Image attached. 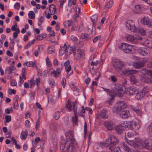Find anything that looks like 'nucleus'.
Instances as JSON below:
<instances>
[{"mask_svg": "<svg viewBox=\"0 0 152 152\" xmlns=\"http://www.w3.org/2000/svg\"><path fill=\"white\" fill-rule=\"evenodd\" d=\"M65 136L66 138V140H63L62 141H69L73 142L75 141V139L73 138V134L71 131L69 130L67 131L65 134Z\"/></svg>", "mask_w": 152, "mask_h": 152, "instance_id": "obj_12", "label": "nucleus"}, {"mask_svg": "<svg viewBox=\"0 0 152 152\" xmlns=\"http://www.w3.org/2000/svg\"><path fill=\"white\" fill-rule=\"evenodd\" d=\"M101 37V36L99 35L98 36H96L93 39V42H96L97 40L100 39Z\"/></svg>", "mask_w": 152, "mask_h": 152, "instance_id": "obj_50", "label": "nucleus"}, {"mask_svg": "<svg viewBox=\"0 0 152 152\" xmlns=\"http://www.w3.org/2000/svg\"><path fill=\"white\" fill-rule=\"evenodd\" d=\"M96 118L98 119H107L108 118V115H96Z\"/></svg>", "mask_w": 152, "mask_h": 152, "instance_id": "obj_38", "label": "nucleus"}, {"mask_svg": "<svg viewBox=\"0 0 152 152\" xmlns=\"http://www.w3.org/2000/svg\"><path fill=\"white\" fill-rule=\"evenodd\" d=\"M66 106L69 111H73L74 114H77V109L75 107V104L74 103L68 102L66 104Z\"/></svg>", "mask_w": 152, "mask_h": 152, "instance_id": "obj_13", "label": "nucleus"}, {"mask_svg": "<svg viewBox=\"0 0 152 152\" xmlns=\"http://www.w3.org/2000/svg\"><path fill=\"white\" fill-rule=\"evenodd\" d=\"M126 124L127 127L130 128L135 130L139 129L140 127V124L138 121H128Z\"/></svg>", "mask_w": 152, "mask_h": 152, "instance_id": "obj_8", "label": "nucleus"}, {"mask_svg": "<svg viewBox=\"0 0 152 152\" xmlns=\"http://www.w3.org/2000/svg\"><path fill=\"white\" fill-rule=\"evenodd\" d=\"M123 72L126 75H129L136 73L137 71L134 70H126L125 71H123Z\"/></svg>", "mask_w": 152, "mask_h": 152, "instance_id": "obj_27", "label": "nucleus"}, {"mask_svg": "<svg viewBox=\"0 0 152 152\" xmlns=\"http://www.w3.org/2000/svg\"><path fill=\"white\" fill-rule=\"evenodd\" d=\"M35 41L34 40H33L29 42L28 44L25 46V49H28L32 45L34 44Z\"/></svg>", "mask_w": 152, "mask_h": 152, "instance_id": "obj_45", "label": "nucleus"}, {"mask_svg": "<svg viewBox=\"0 0 152 152\" xmlns=\"http://www.w3.org/2000/svg\"><path fill=\"white\" fill-rule=\"evenodd\" d=\"M139 53L142 55L146 56L149 53V50L145 48H141L138 50Z\"/></svg>", "mask_w": 152, "mask_h": 152, "instance_id": "obj_22", "label": "nucleus"}, {"mask_svg": "<svg viewBox=\"0 0 152 152\" xmlns=\"http://www.w3.org/2000/svg\"><path fill=\"white\" fill-rule=\"evenodd\" d=\"M46 61L48 66L50 67L51 66L52 64L48 57H47Z\"/></svg>", "mask_w": 152, "mask_h": 152, "instance_id": "obj_55", "label": "nucleus"}, {"mask_svg": "<svg viewBox=\"0 0 152 152\" xmlns=\"http://www.w3.org/2000/svg\"><path fill=\"white\" fill-rule=\"evenodd\" d=\"M127 136L128 137H134L136 135V133L135 132H129L127 134Z\"/></svg>", "mask_w": 152, "mask_h": 152, "instance_id": "obj_49", "label": "nucleus"}, {"mask_svg": "<svg viewBox=\"0 0 152 152\" xmlns=\"http://www.w3.org/2000/svg\"><path fill=\"white\" fill-rule=\"evenodd\" d=\"M28 82L29 83V85L30 87H31L32 86L35 85V81L33 79H31L28 80Z\"/></svg>", "mask_w": 152, "mask_h": 152, "instance_id": "obj_52", "label": "nucleus"}, {"mask_svg": "<svg viewBox=\"0 0 152 152\" xmlns=\"http://www.w3.org/2000/svg\"><path fill=\"white\" fill-rule=\"evenodd\" d=\"M118 142V141L115 136L111 135L106 140L105 142L103 144L104 146L108 147L109 149L112 152L113 148Z\"/></svg>", "mask_w": 152, "mask_h": 152, "instance_id": "obj_2", "label": "nucleus"}, {"mask_svg": "<svg viewBox=\"0 0 152 152\" xmlns=\"http://www.w3.org/2000/svg\"><path fill=\"white\" fill-rule=\"evenodd\" d=\"M71 40L75 43L77 42L78 41V39L77 37L73 35H72L71 37Z\"/></svg>", "mask_w": 152, "mask_h": 152, "instance_id": "obj_54", "label": "nucleus"}, {"mask_svg": "<svg viewBox=\"0 0 152 152\" xmlns=\"http://www.w3.org/2000/svg\"><path fill=\"white\" fill-rule=\"evenodd\" d=\"M140 32L142 36H144L146 34V31L143 28L139 29V31L137 33Z\"/></svg>", "mask_w": 152, "mask_h": 152, "instance_id": "obj_46", "label": "nucleus"}, {"mask_svg": "<svg viewBox=\"0 0 152 152\" xmlns=\"http://www.w3.org/2000/svg\"><path fill=\"white\" fill-rule=\"evenodd\" d=\"M66 79L65 78H62L61 83L63 88H64L65 87L66 83Z\"/></svg>", "mask_w": 152, "mask_h": 152, "instance_id": "obj_61", "label": "nucleus"}, {"mask_svg": "<svg viewBox=\"0 0 152 152\" xmlns=\"http://www.w3.org/2000/svg\"><path fill=\"white\" fill-rule=\"evenodd\" d=\"M64 66L65 67V70L67 72L66 76L67 77H69L73 73L72 71H71V65L70 64L69 61L68 60L65 62L64 63Z\"/></svg>", "mask_w": 152, "mask_h": 152, "instance_id": "obj_11", "label": "nucleus"}, {"mask_svg": "<svg viewBox=\"0 0 152 152\" xmlns=\"http://www.w3.org/2000/svg\"><path fill=\"white\" fill-rule=\"evenodd\" d=\"M127 126V124L125 125L124 124H119L115 127V130L117 133L118 134H121L124 130V128Z\"/></svg>", "mask_w": 152, "mask_h": 152, "instance_id": "obj_16", "label": "nucleus"}, {"mask_svg": "<svg viewBox=\"0 0 152 152\" xmlns=\"http://www.w3.org/2000/svg\"><path fill=\"white\" fill-rule=\"evenodd\" d=\"M140 144L143 148L147 149H150L151 146V141L147 140L141 142Z\"/></svg>", "mask_w": 152, "mask_h": 152, "instance_id": "obj_14", "label": "nucleus"}, {"mask_svg": "<svg viewBox=\"0 0 152 152\" xmlns=\"http://www.w3.org/2000/svg\"><path fill=\"white\" fill-rule=\"evenodd\" d=\"M147 69H141V70L139 71V75L140 77V78L145 76V75L147 73L149 75V72Z\"/></svg>", "mask_w": 152, "mask_h": 152, "instance_id": "obj_25", "label": "nucleus"}, {"mask_svg": "<svg viewBox=\"0 0 152 152\" xmlns=\"http://www.w3.org/2000/svg\"><path fill=\"white\" fill-rule=\"evenodd\" d=\"M127 142L128 144H129L130 145L132 146H134L135 144V141H134V140H129L127 141Z\"/></svg>", "mask_w": 152, "mask_h": 152, "instance_id": "obj_59", "label": "nucleus"}, {"mask_svg": "<svg viewBox=\"0 0 152 152\" xmlns=\"http://www.w3.org/2000/svg\"><path fill=\"white\" fill-rule=\"evenodd\" d=\"M122 145L124 149L127 152H137L132 149L129 148L125 142H123Z\"/></svg>", "mask_w": 152, "mask_h": 152, "instance_id": "obj_21", "label": "nucleus"}, {"mask_svg": "<svg viewBox=\"0 0 152 152\" xmlns=\"http://www.w3.org/2000/svg\"><path fill=\"white\" fill-rule=\"evenodd\" d=\"M6 122L9 123L10 122L11 120V117L10 115H6L5 117Z\"/></svg>", "mask_w": 152, "mask_h": 152, "instance_id": "obj_58", "label": "nucleus"}, {"mask_svg": "<svg viewBox=\"0 0 152 152\" xmlns=\"http://www.w3.org/2000/svg\"><path fill=\"white\" fill-rule=\"evenodd\" d=\"M91 18L93 24H94V23H95L96 21L97 20V17L96 15H94L92 16L91 17Z\"/></svg>", "mask_w": 152, "mask_h": 152, "instance_id": "obj_51", "label": "nucleus"}, {"mask_svg": "<svg viewBox=\"0 0 152 152\" xmlns=\"http://www.w3.org/2000/svg\"><path fill=\"white\" fill-rule=\"evenodd\" d=\"M51 76H53L57 78L59 77L60 75L58 73V72L54 70L51 73Z\"/></svg>", "mask_w": 152, "mask_h": 152, "instance_id": "obj_43", "label": "nucleus"}, {"mask_svg": "<svg viewBox=\"0 0 152 152\" xmlns=\"http://www.w3.org/2000/svg\"><path fill=\"white\" fill-rule=\"evenodd\" d=\"M74 142L70 141H61L60 146L61 150L63 152H75V144Z\"/></svg>", "mask_w": 152, "mask_h": 152, "instance_id": "obj_1", "label": "nucleus"}, {"mask_svg": "<svg viewBox=\"0 0 152 152\" xmlns=\"http://www.w3.org/2000/svg\"><path fill=\"white\" fill-rule=\"evenodd\" d=\"M132 109L135 112V113H139L141 114L142 113V111L139 109L138 108L135 107H132Z\"/></svg>", "mask_w": 152, "mask_h": 152, "instance_id": "obj_47", "label": "nucleus"}, {"mask_svg": "<svg viewBox=\"0 0 152 152\" xmlns=\"http://www.w3.org/2000/svg\"><path fill=\"white\" fill-rule=\"evenodd\" d=\"M120 116L124 119L128 118L131 117L130 115H120Z\"/></svg>", "mask_w": 152, "mask_h": 152, "instance_id": "obj_53", "label": "nucleus"}, {"mask_svg": "<svg viewBox=\"0 0 152 152\" xmlns=\"http://www.w3.org/2000/svg\"><path fill=\"white\" fill-rule=\"evenodd\" d=\"M61 68H60L59 67H57L56 68V72H58V73L60 75L61 71L63 67V66L61 64Z\"/></svg>", "mask_w": 152, "mask_h": 152, "instance_id": "obj_56", "label": "nucleus"}, {"mask_svg": "<svg viewBox=\"0 0 152 152\" xmlns=\"http://www.w3.org/2000/svg\"><path fill=\"white\" fill-rule=\"evenodd\" d=\"M130 81L131 84H136L139 83V80L137 76L135 75H132L129 77Z\"/></svg>", "mask_w": 152, "mask_h": 152, "instance_id": "obj_19", "label": "nucleus"}, {"mask_svg": "<svg viewBox=\"0 0 152 152\" xmlns=\"http://www.w3.org/2000/svg\"><path fill=\"white\" fill-rule=\"evenodd\" d=\"M117 106L115 108V113H118L123 109L126 108L127 107L126 103L124 102L120 101L116 103Z\"/></svg>", "mask_w": 152, "mask_h": 152, "instance_id": "obj_7", "label": "nucleus"}, {"mask_svg": "<svg viewBox=\"0 0 152 152\" xmlns=\"http://www.w3.org/2000/svg\"><path fill=\"white\" fill-rule=\"evenodd\" d=\"M17 84L15 80L12 79L11 81V85L12 86H16Z\"/></svg>", "mask_w": 152, "mask_h": 152, "instance_id": "obj_63", "label": "nucleus"}, {"mask_svg": "<svg viewBox=\"0 0 152 152\" xmlns=\"http://www.w3.org/2000/svg\"><path fill=\"white\" fill-rule=\"evenodd\" d=\"M104 90L105 91H107V92H108V91L109 92V94L108 93L109 95L111 97V98H110V99L109 100H107V102L108 104H111V101L112 100H113V99L114 98V96L113 95L111 94H110V93H111V91L108 90L107 89H105L103 88Z\"/></svg>", "mask_w": 152, "mask_h": 152, "instance_id": "obj_32", "label": "nucleus"}, {"mask_svg": "<svg viewBox=\"0 0 152 152\" xmlns=\"http://www.w3.org/2000/svg\"><path fill=\"white\" fill-rule=\"evenodd\" d=\"M140 80L142 82L146 83H148L150 81H151L148 77L146 76L141 77Z\"/></svg>", "mask_w": 152, "mask_h": 152, "instance_id": "obj_34", "label": "nucleus"}, {"mask_svg": "<svg viewBox=\"0 0 152 152\" xmlns=\"http://www.w3.org/2000/svg\"><path fill=\"white\" fill-rule=\"evenodd\" d=\"M28 15L29 18L30 19H34L35 18V15L33 11H29Z\"/></svg>", "mask_w": 152, "mask_h": 152, "instance_id": "obj_41", "label": "nucleus"}, {"mask_svg": "<svg viewBox=\"0 0 152 152\" xmlns=\"http://www.w3.org/2000/svg\"><path fill=\"white\" fill-rule=\"evenodd\" d=\"M15 69V67L13 66L10 67H6V71H9L8 73L9 74H11L12 71Z\"/></svg>", "mask_w": 152, "mask_h": 152, "instance_id": "obj_39", "label": "nucleus"}, {"mask_svg": "<svg viewBox=\"0 0 152 152\" xmlns=\"http://www.w3.org/2000/svg\"><path fill=\"white\" fill-rule=\"evenodd\" d=\"M49 84L51 85V87H53L55 84V82L52 79H49Z\"/></svg>", "mask_w": 152, "mask_h": 152, "instance_id": "obj_60", "label": "nucleus"}, {"mask_svg": "<svg viewBox=\"0 0 152 152\" xmlns=\"http://www.w3.org/2000/svg\"><path fill=\"white\" fill-rule=\"evenodd\" d=\"M72 22V20H71L65 21L64 23V27L66 28H68L70 26Z\"/></svg>", "mask_w": 152, "mask_h": 152, "instance_id": "obj_40", "label": "nucleus"}, {"mask_svg": "<svg viewBox=\"0 0 152 152\" xmlns=\"http://www.w3.org/2000/svg\"><path fill=\"white\" fill-rule=\"evenodd\" d=\"M113 151H114L115 152H122L120 148L118 147H114Z\"/></svg>", "mask_w": 152, "mask_h": 152, "instance_id": "obj_57", "label": "nucleus"}, {"mask_svg": "<svg viewBox=\"0 0 152 152\" xmlns=\"http://www.w3.org/2000/svg\"><path fill=\"white\" fill-rule=\"evenodd\" d=\"M119 48L126 53H132V46L128 44L123 43L119 46Z\"/></svg>", "mask_w": 152, "mask_h": 152, "instance_id": "obj_10", "label": "nucleus"}, {"mask_svg": "<svg viewBox=\"0 0 152 152\" xmlns=\"http://www.w3.org/2000/svg\"><path fill=\"white\" fill-rule=\"evenodd\" d=\"M144 45L145 46L149 48H152V42L148 39H146L145 40L144 42Z\"/></svg>", "mask_w": 152, "mask_h": 152, "instance_id": "obj_33", "label": "nucleus"}, {"mask_svg": "<svg viewBox=\"0 0 152 152\" xmlns=\"http://www.w3.org/2000/svg\"><path fill=\"white\" fill-rule=\"evenodd\" d=\"M45 18L43 16H41L39 19V21L38 22L37 25L39 26L41 25L42 23L44 21Z\"/></svg>", "mask_w": 152, "mask_h": 152, "instance_id": "obj_48", "label": "nucleus"}, {"mask_svg": "<svg viewBox=\"0 0 152 152\" xmlns=\"http://www.w3.org/2000/svg\"><path fill=\"white\" fill-rule=\"evenodd\" d=\"M5 113L7 114H9L10 113H12L13 111V110L12 108H11L10 109H9L8 108L6 109L5 110Z\"/></svg>", "mask_w": 152, "mask_h": 152, "instance_id": "obj_62", "label": "nucleus"}, {"mask_svg": "<svg viewBox=\"0 0 152 152\" xmlns=\"http://www.w3.org/2000/svg\"><path fill=\"white\" fill-rule=\"evenodd\" d=\"M104 125L107 129L111 130L113 128V124L111 121H108L104 123Z\"/></svg>", "mask_w": 152, "mask_h": 152, "instance_id": "obj_24", "label": "nucleus"}, {"mask_svg": "<svg viewBox=\"0 0 152 152\" xmlns=\"http://www.w3.org/2000/svg\"><path fill=\"white\" fill-rule=\"evenodd\" d=\"M124 92V90L121 88L119 87L117 90V94L119 97H122Z\"/></svg>", "mask_w": 152, "mask_h": 152, "instance_id": "obj_35", "label": "nucleus"}, {"mask_svg": "<svg viewBox=\"0 0 152 152\" xmlns=\"http://www.w3.org/2000/svg\"><path fill=\"white\" fill-rule=\"evenodd\" d=\"M135 98L137 100L140 99L145 96L141 91L137 90V92L135 94Z\"/></svg>", "mask_w": 152, "mask_h": 152, "instance_id": "obj_28", "label": "nucleus"}, {"mask_svg": "<svg viewBox=\"0 0 152 152\" xmlns=\"http://www.w3.org/2000/svg\"><path fill=\"white\" fill-rule=\"evenodd\" d=\"M23 65L29 67H33L35 65V63L31 61L27 62L23 64Z\"/></svg>", "mask_w": 152, "mask_h": 152, "instance_id": "obj_37", "label": "nucleus"}, {"mask_svg": "<svg viewBox=\"0 0 152 152\" xmlns=\"http://www.w3.org/2000/svg\"><path fill=\"white\" fill-rule=\"evenodd\" d=\"M113 4V0H110L106 4V5L104 6V9L106 10L110 8L112 6Z\"/></svg>", "mask_w": 152, "mask_h": 152, "instance_id": "obj_31", "label": "nucleus"}, {"mask_svg": "<svg viewBox=\"0 0 152 152\" xmlns=\"http://www.w3.org/2000/svg\"><path fill=\"white\" fill-rule=\"evenodd\" d=\"M49 11L51 15H54L56 11V8L55 5L53 4H51L49 6Z\"/></svg>", "mask_w": 152, "mask_h": 152, "instance_id": "obj_30", "label": "nucleus"}, {"mask_svg": "<svg viewBox=\"0 0 152 152\" xmlns=\"http://www.w3.org/2000/svg\"><path fill=\"white\" fill-rule=\"evenodd\" d=\"M148 61V58L144 57L142 60L140 61L133 63V65L136 69H140L144 66L145 64Z\"/></svg>", "mask_w": 152, "mask_h": 152, "instance_id": "obj_6", "label": "nucleus"}, {"mask_svg": "<svg viewBox=\"0 0 152 152\" xmlns=\"http://www.w3.org/2000/svg\"><path fill=\"white\" fill-rule=\"evenodd\" d=\"M142 6L140 5H136L133 8V11L136 14L140 13L142 12Z\"/></svg>", "mask_w": 152, "mask_h": 152, "instance_id": "obj_23", "label": "nucleus"}, {"mask_svg": "<svg viewBox=\"0 0 152 152\" xmlns=\"http://www.w3.org/2000/svg\"><path fill=\"white\" fill-rule=\"evenodd\" d=\"M28 132L27 130L26 129L25 131H22L20 134V138L22 140H25L28 136Z\"/></svg>", "mask_w": 152, "mask_h": 152, "instance_id": "obj_29", "label": "nucleus"}, {"mask_svg": "<svg viewBox=\"0 0 152 152\" xmlns=\"http://www.w3.org/2000/svg\"><path fill=\"white\" fill-rule=\"evenodd\" d=\"M126 27L127 29L134 32H137L139 28L135 26L134 22L131 20H128L126 22Z\"/></svg>", "mask_w": 152, "mask_h": 152, "instance_id": "obj_4", "label": "nucleus"}, {"mask_svg": "<svg viewBox=\"0 0 152 152\" xmlns=\"http://www.w3.org/2000/svg\"><path fill=\"white\" fill-rule=\"evenodd\" d=\"M125 38L126 40L130 41L134 43H137L138 40H141L142 38L140 36L134 37L133 35L129 34L126 36Z\"/></svg>", "mask_w": 152, "mask_h": 152, "instance_id": "obj_9", "label": "nucleus"}, {"mask_svg": "<svg viewBox=\"0 0 152 152\" xmlns=\"http://www.w3.org/2000/svg\"><path fill=\"white\" fill-rule=\"evenodd\" d=\"M85 55L83 50L80 49H78L77 51V53L75 56V58L77 60H80Z\"/></svg>", "mask_w": 152, "mask_h": 152, "instance_id": "obj_15", "label": "nucleus"}, {"mask_svg": "<svg viewBox=\"0 0 152 152\" xmlns=\"http://www.w3.org/2000/svg\"><path fill=\"white\" fill-rule=\"evenodd\" d=\"M81 37L85 40H90L91 37L88 34L85 33H83L81 35Z\"/></svg>", "mask_w": 152, "mask_h": 152, "instance_id": "obj_36", "label": "nucleus"}, {"mask_svg": "<svg viewBox=\"0 0 152 152\" xmlns=\"http://www.w3.org/2000/svg\"><path fill=\"white\" fill-rule=\"evenodd\" d=\"M138 89L133 86L130 87L127 89V91L129 93L130 95L135 94L137 92Z\"/></svg>", "mask_w": 152, "mask_h": 152, "instance_id": "obj_18", "label": "nucleus"}, {"mask_svg": "<svg viewBox=\"0 0 152 152\" xmlns=\"http://www.w3.org/2000/svg\"><path fill=\"white\" fill-rule=\"evenodd\" d=\"M73 48L69 45L64 43L62 46H61L59 51V54L62 56L65 53L67 56H69L73 52Z\"/></svg>", "mask_w": 152, "mask_h": 152, "instance_id": "obj_3", "label": "nucleus"}, {"mask_svg": "<svg viewBox=\"0 0 152 152\" xmlns=\"http://www.w3.org/2000/svg\"><path fill=\"white\" fill-rule=\"evenodd\" d=\"M148 129L149 130V133L152 134V122L149 126Z\"/></svg>", "mask_w": 152, "mask_h": 152, "instance_id": "obj_64", "label": "nucleus"}, {"mask_svg": "<svg viewBox=\"0 0 152 152\" xmlns=\"http://www.w3.org/2000/svg\"><path fill=\"white\" fill-rule=\"evenodd\" d=\"M19 97L18 95H16L14 99V108L17 109L18 107V101Z\"/></svg>", "mask_w": 152, "mask_h": 152, "instance_id": "obj_26", "label": "nucleus"}, {"mask_svg": "<svg viewBox=\"0 0 152 152\" xmlns=\"http://www.w3.org/2000/svg\"><path fill=\"white\" fill-rule=\"evenodd\" d=\"M11 30L12 31H15L13 33V37L14 39L17 37L18 34L20 32L19 29L15 27V26H13L11 27Z\"/></svg>", "mask_w": 152, "mask_h": 152, "instance_id": "obj_20", "label": "nucleus"}, {"mask_svg": "<svg viewBox=\"0 0 152 152\" xmlns=\"http://www.w3.org/2000/svg\"><path fill=\"white\" fill-rule=\"evenodd\" d=\"M113 65L116 71L118 72H122L124 68L123 63L118 60H115L113 61Z\"/></svg>", "mask_w": 152, "mask_h": 152, "instance_id": "obj_5", "label": "nucleus"}, {"mask_svg": "<svg viewBox=\"0 0 152 152\" xmlns=\"http://www.w3.org/2000/svg\"><path fill=\"white\" fill-rule=\"evenodd\" d=\"M72 121L74 124H75L76 125H77V115H75L74 116L72 117Z\"/></svg>", "mask_w": 152, "mask_h": 152, "instance_id": "obj_44", "label": "nucleus"}, {"mask_svg": "<svg viewBox=\"0 0 152 152\" xmlns=\"http://www.w3.org/2000/svg\"><path fill=\"white\" fill-rule=\"evenodd\" d=\"M141 22L143 25H146L148 27H151L152 26L151 20H148L145 17H143L141 19Z\"/></svg>", "mask_w": 152, "mask_h": 152, "instance_id": "obj_17", "label": "nucleus"}, {"mask_svg": "<svg viewBox=\"0 0 152 152\" xmlns=\"http://www.w3.org/2000/svg\"><path fill=\"white\" fill-rule=\"evenodd\" d=\"M149 90V88L146 86L144 87L142 90H140L144 95L148 92Z\"/></svg>", "mask_w": 152, "mask_h": 152, "instance_id": "obj_42", "label": "nucleus"}]
</instances>
